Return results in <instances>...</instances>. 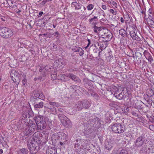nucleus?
<instances>
[{
    "mask_svg": "<svg viewBox=\"0 0 154 154\" xmlns=\"http://www.w3.org/2000/svg\"><path fill=\"white\" fill-rule=\"evenodd\" d=\"M30 126H28V127L32 130V131L33 132L35 130L36 128V125L35 124H32L31 125H29Z\"/></svg>",
    "mask_w": 154,
    "mask_h": 154,
    "instance_id": "26",
    "label": "nucleus"
},
{
    "mask_svg": "<svg viewBox=\"0 0 154 154\" xmlns=\"http://www.w3.org/2000/svg\"><path fill=\"white\" fill-rule=\"evenodd\" d=\"M94 31L95 32L97 33L98 31H99L100 29V27H98L96 26H95L93 27Z\"/></svg>",
    "mask_w": 154,
    "mask_h": 154,
    "instance_id": "33",
    "label": "nucleus"
},
{
    "mask_svg": "<svg viewBox=\"0 0 154 154\" xmlns=\"http://www.w3.org/2000/svg\"><path fill=\"white\" fill-rule=\"evenodd\" d=\"M49 99V97H48V100L49 101V105L53 106H55L57 107H60V105L58 103L51 102L50 101Z\"/></svg>",
    "mask_w": 154,
    "mask_h": 154,
    "instance_id": "19",
    "label": "nucleus"
},
{
    "mask_svg": "<svg viewBox=\"0 0 154 154\" xmlns=\"http://www.w3.org/2000/svg\"><path fill=\"white\" fill-rule=\"evenodd\" d=\"M131 114H132V115H133V116H138L137 114V113L135 112H134V111L132 112H131Z\"/></svg>",
    "mask_w": 154,
    "mask_h": 154,
    "instance_id": "50",
    "label": "nucleus"
},
{
    "mask_svg": "<svg viewBox=\"0 0 154 154\" xmlns=\"http://www.w3.org/2000/svg\"><path fill=\"white\" fill-rule=\"evenodd\" d=\"M125 17H126L127 18V19H128V20H129V19H130V16L128 15L127 14L124 17V18L125 19Z\"/></svg>",
    "mask_w": 154,
    "mask_h": 154,
    "instance_id": "53",
    "label": "nucleus"
},
{
    "mask_svg": "<svg viewBox=\"0 0 154 154\" xmlns=\"http://www.w3.org/2000/svg\"><path fill=\"white\" fill-rule=\"evenodd\" d=\"M118 150L117 149L114 150L113 151V153H115V154H117Z\"/></svg>",
    "mask_w": 154,
    "mask_h": 154,
    "instance_id": "54",
    "label": "nucleus"
},
{
    "mask_svg": "<svg viewBox=\"0 0 154 154\" xmlns=\"http://www.w3.org/2000/svg\"><path fill=\"white\" fill-rule=\"evenodd\" d=\"M122 110L125 113H127L129 111V109L128 107L125 106L122 108Z\"/></svg>",
    "mask_w": 154,
    "mask_h": 154,
    "instance_id": "31",
    "label": "nucleus"
},
{
    "mask_svg": "<svg viewBox=\"0 0 154 154\" xmlns=\"http://www.w3.org/2000/svg\"><path fill=\"white\" fill-rule=\"evenodd\" d=\"M45 98V96L42 93H40L39 98L42 100H44Z\"/></svg>",
    "mask_w": 154,
    "mask_h": 154,
    "instance_id": "40",
    "label": "nucleus"
},
{
    "mask_svg": "<svg viewBox=\"0 0 154 154\" xmlns=\"http://www.w3.org/2000/svg\"><path fill=\"white\" fill-rule=\"evenodd\" d=\"M88 43L87 44V46L85 47V49H87L89 46L91 44V41L90 40L88 39Z\"/></svg>",
    "mask_w": 154,
    "mask_h": 154,
    "instance_id": "47",
    "label": "nucleus"
},
{
    "mask_svg": "<svg viewBox=\"0 0 154 154\" xmlns=\"http://www.w3.org/2000/svg\"><path fill=\"white\" fill-rule=\"evenodd\" d=\"M101 7L103 10H106L107 9V7L105 5H102Z\"/></svg>",
    "mask_w": 154,
    "mask_h": 154,
    "instance_id": "49",
    "label": "nucleus"
},
{
    "mask_svg": "<svg viewBox=\"0 0 154 154\" xmlns=\"http://www.w3.org/2000/svg\"><path fill=\"white\" fill-rule=\"evenodd\" d=\"M42 68H41L40 69H39V71L40 72H41L42 71Z\"/></svg>",
    "mask_w": 154,
    "mask_h": 154,
    "instance_id": "62",
    "label": "nucleus"
},
{
    "mask_svg": "<svg viewBox=\"0 0 154 154\" xmlns=\"http://www.w3.org/2000/svg\"><path fill=\"white\" fill-rule=\"evenodd\" d=\"M24 118V119H23V118L21 117L19 121V122H21V124H24V122H25V117Z\"/></svg>",
    "mask_w": 154,
    "mask_h": 154,
    "instance_id": "39",
    "label": "nucleus"
},
{
    "mask_svg": "<svg viewBox=\"0 0 154 154\" xmlns=\"http://www.w3.org/2000/svg\"><path fill=\"white\" fill-rule=\"evenodd\" d=\"M48 1V0H44L42 2V5H45Z\"/></svg>",
    "mask_w": 154,
    "mask_h": 154,
    "instance_id": "52",
    "label": "nucleus"
},
{
    "mask_svg": "<svg viewBox=\"0 0 154 154\" xmlns=\"http://www.w3.org/2000/svg\"><path fill=\"white\" fill-rule=\"evenodd\" d=\"M119 33L123 37H125L127 35V31L124 29H122L119 30Z\"/></svg>",
    "mask_w": 154,
    "mask_h": 154,
    "instance_id": "18",
    "label": "nucleus"
},
{
    "mask_svg": "<svg viewBox=\"0 0 154 154\" xmlns=\"http://www.w3.org/2000/svg\"><path fill=\"white\" fill-rule=\"evenodd\" d=\"M18 153L19 154H27L28 153V151L26 149L22 148L19 150Z\"/></svg>",
    "mask_w": 154,
    "mask_h": 154,
    "instance_id": "22",
    "label": "nucleus"
},
{
    "mask_svg": "<svg viewBox=\"0 0 154 154\" xmlns=\"http://www.w3.org/2000/svg\"><path fill=\"white\" fill-rule=\"evenodd\" d=\"M1 19L3 21H5V19H4H4L3 18V17H2L1 18Z\"/></svg>",
    "mask_w": 154,
    "mask_h": 154,
    "instance_id": "61",
    "label": "nucleus"
},
{
    "mask_svg": "<svg viewBox=\"0 0 154 154\" xmlns=\"http://www.w3.org/2000/svg\"><path fill=\"white\" fill-rule=\"evenodd\" d=\"M148 15H149V19L150 20V19H153V14L152 13L151 10L149 9L148 11Z\"/></svg>",
    "mask_w": 154,
    "mask_h": 154,
    "instance_id": "27",
    "label": "nucleus"
},
{
    "mask_svg": "<svg viewBox=\"0 0 154 154\" xmlns=\"http://www.w3.org/2000/svg\"><path fill=\"white\" fill-rule=\"evenodd\" d=\"M141 13L142 14H145V12L144 11H141Z\"/></svg>",
    "mask_w": 154,
    "mask_h": 154,
    "instance_id": "60",
    "label": "nucleus"
},
{
    "mask_svg": "<svg viewBox=\"0 0 154 154\" xmlns=\"http://www.w3.org/2000/svg\"><path fill=\"white\" fill-rule=\"evenodd\" d=\"M57 138V140H61L60 142V144H66L69 143V141L67 139L66 135L63 132H59L57 134H53L52 136L51 139L53 143L54 144L55 143L54 140H57L55 138Z\"/></svg>",
    "mask_w": 154,
    "mask_h": 154,
    "instance_id": "1",
    "label": "nucleus"
},
{
    "mask_svg": "<svg viewBox=\"0 0 154 154\" xmlns=\"http://www.w3.org/2000/svg\"><path fill=\"white\" fill-rule=\"evenodd\" d=\"M72 88L75 90V91H76V89H79L80 88V87L78 86H76L75 85H73L72 86Z\"/></svg>",
    "mask_w": 154,
    "mask_h": 154,
    "instance_id": "42",
    "label": "nucleus"
},
{
    "mask_svg": "<svg viewBox=\"0 0 154 154\" xmlns=\"http://www.w3.org/2000/svg\"><path fill=\"white\" fill-rule=\"evenodd\" d=\"M100 49L101 50V51H102L103 49H104L106 48V47H104V46H103V45H102L101 44H100Z\"/></svg>",
    "mask_w": 154,
    "mask_h": 154,
    "instance_id": "48",
    "label": "nucleus"
},
{
    "mask_svg": "<svg viewBox=\"0 0 154 154\" xmlns=\"http://www.w3.org/2000/svg\"><path fill=\"white\" fill-rule=\"evenodd\" d=\"M42 80V77H39L38 78H34V80L35 81H36L37 80H39L41 81Z\"/></svg>",
    "mask_w": 154,
    "mask_h": 154,
    "instance_id": "45",
    "label": "nucleus"
},
{
    "mask_svg": "<svg viewBox=\"0 0 154 154\" xmlns=\"http://www.w3.org/2000/svg\"><path fill=\"white\" fill-rule=\"evenodd\" d=\"M111 128L112 131L116 133H121L124 131V126L120 123H115L112 125Z\"/></svg>",
    "mask_w": 154,
    "mask_h": 154,
    "instance_id": "4",
    "label": "nucleus"
},
{
    "mask_svg": "<svg viewBox=\"0 0 154 154\" xmlns=\"http://www.w3.org/2000/svg\"><path fill=\"white\" fill-rule=\"evenodd\" d=\"M33 133L32 130L29 128L28 127L27 128H26V129L23 132V134L26 136H29L31 135Z\"/></svg>",
    "mask_w": 154,
    "mask_h": 154,
    "instance_id": "16",
    "label": "nucleus"
},
{
    "mask_svg": "<svg viewBox=\"0 0 154 154\" xmlns=\"http://www.w3.org/2000/svg\"><path fill=\"white\" fill-rule=\"evenodd\" d=\"M66 77L70 78L73 81L77 83H80L81 82V80L78 77L71 73L66 74V75L64 74L62 75L60 79L63 81H67V80L66 78Z\"/></svg>",
    "mask_w": 154,
    "mask_h": 154,
    "instance_id": "5",
    "label": "nucleus"
},
{
    "mask_svg": "<svg viewBox=\"0 0 154 154\" xmlns=\"http://www.w3.org/2000/svg\"><path fill=\"white\" fill-rule=\"evenodd\" d=\"M3 152V151L2 149H0V154H2Z\"/></svg>",
    "mask_w": 154,
    "mask_h": 154,
    "instance_id": "57",
    "label": "nucleus"
},
{
    "mask_svg": "<svg viewBox=\"0 0 154 154\" xmlns=\"http://www.w3.org/2000/svg\"><path fill=\"white\" fill-rule=\"evenodd\" d=\"M153 122H154V116H153L152 118Z\"/></svg>",
    "mask_w": 154,
    "mask_h": 154,
    "instance_id": "63",
    "label": "nucleus"
},
{
    "mask_svg": "<svg viewBox=\"0 0 154 154\" xmlns=\"http://www.w3.org/2000/svg\"><path fill=\"white\" fill-rule=\"evenodd\" d=\"M42 134L41 133H38L35 134L33 135V137L32 138L30 143L31 144H39L41 143V139L39 137H41Z\"/></svg>",
    "mask_w": 154,
    "mask_h": 154,
    "instance_id": "8",
    "label": "nucleus"
},
{
    "mask_svg": "<svg viewBox=\"0 0 154 154\" xmlns=\"http://www.w3.org/2000/svg\"><path fill=\"white\" fill-rule=\"evenodd\" d=\"M28 147L31 153L34 154L37 152V150L36 149V147L35 145H29Z\"/></svg>",
    "mask_w": 154,
    "mask_h": 154,
    "instance_id": "15",
    "label": "nucleus"
},
{
    "mask_svg": "<svg viewBox=\"0 0 154 154\" xmlns=\"http://www.w3.org/2000/svg\"><path fill=\"white\" fill-rule=\"evenodd\" d=\"M47 109H49L50 111L52 112V113H56L57 110L54 107H52L51 106H49L48 107H45Z\"/></svg>",
    "mask_w": 154,
    "mask_h": 154,
    "instance_id": "23",
    "label": "nucleus"
},
{
    "mask_svg": "<svg viewBox=\"0 0 154 154\" xmlns=\"http://www.w3.org/2000/svg\"><path fill=\"white\" fill-rule=\"evenodd\" d=\"M51 69V68L50 66H46L45 67V70H46L47 71H49V69Z\"/></svg>",
    "mask_w": 154,
    "mask_h": 154,
    "instance_id": "46",
    "label": "nucleus"
},
{
    "mask_svg": "<svg viewBox=\"0 0 154 154\" xmlns=\"http://www.w3.org/2000/svg\"><path fill=\"white\" fill-rule=\"evenodd\" d=\"M120 21L122 23H123L124 22V19L122 17H121L120 18Z\"/></svg>",
    "mask_w": 154,
    "mask_h": 154,
    "instance_id": "55",
    "label": "nucleus"
},
{
    "mask_svg": "<svg viewBox=\"0 0 154 154\" xmlns=\"http://www.w3.org/2000/svg\"><path fill=\"white\" fill-rule=\"evenodd\" d=\"M78 52H79V54L80 56L84 54V50L81 47L79 49Z\"/></svg>",
    "mask_w": 154,
    "mask_h": 154,
    "instance_id": "34",
    "label": "nucleus"
},
{
    "mask_svg": "<svg viewBox=\"0 0 154 154\" xmlns=\"http://www.w3.org/2000/svg\"><path fill=\"white\" fill-rule=\"evenodd\" d=\"M47 154H57V149L55 147H48L46 151Z\"/></svg>",
    "mask_w": 154,
    "mask_h": 154,
    "instance_id": "11",
    "label": "nucleus"
},
{
    "mask_svg": "<svg viewBox=\"0 0 154 154\" xmlns=\"http://www.w3.org/2000/svg\"><path fill=\"white\" fill-rule=\"evenodd\" d=\"M14 34V31L11 29L5 27L0 28V35L5 38H10Z\"/></svg>",
    "mask_w": 154,
    "mask_h": 154,
    "instance_id": "3",
    "label": "nucleus"
},
{
    "mask_svg": "<svg viewBox=\"0 0 154 154\" xmlns=\"http://www.w3.org/2000/svg\"><path fill=\"white\" fill-rule=\"evenodd\" d=\"M18 74V73L17 71L14 70L12 71L11 73V75L12 76H13L12 75H14V77L17 76Z\"/></svg>",
    "mask_w": 154,
    "mask_h": 154,
    "instance_id": "29",
    "label": "nucleus"
},
{
    "mask_svg": "<svg viewBox=\"0 0 154 154\" xmlns=\"http://www.w3.org/2000/svg\"><path fill=\"white\" fill-rule=\"evenodd\" d=\"M71 4L75 7V8L76 10L80 9L82 6L81 4L78 3L76 2H72Z\"/></svg>",
    "mask_w": 154,
    "mask_h": 154,
    "instance_id": "17",
    "label": "nucleus"
},
{
    "mask_svg": "<svg viewBox=\"0 0 154 154\" xmlns=\"http://www.w3.org/2000/svg\"><path fill=\"white\" fill-rule=\"evenodd\" d=\"M143 54L146 58L150 62H152L153 60L150 54L147 51L145 50L143 53Z\"/></svg>",
    "mask_w": 154,
    "mask_h": 154,
    "instance_id": "12",
    "label": "nucleus"
},
{
    "mask_svg": "<svg viewBox=\"0 0 154 154\" xmlns=\"http://www.w3.org/2000/svg\"><path fill=\"white\" fill-rule=\"evenodd\" d=\"M108 4H109L110 5L112 6L114 8H117V3L115 2H114L112 0H109L107 2Z\"/></svg>",
    "mask_w": 154,
    "mask_h": 154,
    "instance_id": "20",
    "label": "nucleus"
},
{
    "mask_svg": "<svg viewBox=\"0 0 154 154\" xmlns=\"http://www.w3.org/2000/svg\"><path fill=\"white\" fill-rule=\"evenodd\" d=\"M35 121L37 125L36 129L37 130L43 129L46 127V123L45 121V118L43 116H36Z\"/></svg>",
    "mask_w": 154,
    "mask_h": 154,
    "instance_id": "2",
    "label": "nucleus"
},
{
    "mask_svg": "<svg viewBox=\"0 0 154 154\" xmlns=\"http://www.w3.org/2000/svg\"><path fill=\"white\" fill-rule=\"evenodd\" d=\"M103 34L102 35V38L105 39V41L109 42L110 41L112 38V33L108 29H104L103 30Z\"/></svg>",
    "mask_w": 154,
    "mask_h": 154,
    "instance_id": "7",
    "label": "nucleus"
},
{
    "mask_svg": "<svg viewBox=\"0 0 154 154\" xmlns=\"http://www.w3.org/2000/svg\"><path fill=\"white\" fill-rule=\"evenodd\" d=\"M80 47H77L75 46L73 47L72 49V50L75 52H78L79 49Z\"/></svg>",
    "mask_w": 154,
    "mask_h": 154,
    "instance_id": "30",
    "label": "nucleus"
},
{
    "mask_svg": "<svg viewBox=\"0 0 154 154\" xmlns=\"http://www.w3.org/2000/svg\"><path fill=\"white\" fill-rule=\"evenodd\" d=\"M146 141L144 138L142 137H140L136 140V143L137 144H146Z\"/></svg>",
    "mask_w": 154,
    "mask_h": 154,
    "instance_id": "13",
    "label": "nucleus"
},
{
    "mask_svg": "<svg viewBox=\"0 0 154 154\" xmlns=\"http://www.w3.org/2000/svg\"><path fill=\"white\" fill-rule=\"evenodd\" d=\"M84 105L81 102H79L78 103V105L77 106V110L79 111L81 110L82 109L84 108Z\"/></svg>",
    "mask_w": 154,
    "mask_h": 154,
    "instance_id": "25",
    "label": "nucleus"
},
{
    "mask_svg": "<svg viewBox=\"0 0 154 154\" xmlns=\"http://www.w3.org/2000/svg\"><path fill=\"white\" fill-rule=\"evenodd\" d=\"M43 14V12H40L39 13V15L40 16H41L42 15V14Z\"/></svg>",
    "mask_w": 154,
    "mask_h": 154,
    "instance_id": "56",
    "label": "nucleus"
},
{
    "mask_svg": "<svg viewBox=\"0 0 154 154\" xmlns=\"http://www.w3.org/2000/svg\"><path fill=\"white\" fill-rule=\"evenodd\" d=\"M119 154H129L128 151L125 149H122L120 151Z\"/></svg>",
    "mask_w": 154,
    "mask_h": 154,
    "instance_id": "32",
    "label": "nucleus"
},
{
    "mask_svg": "<svg viewBox=\"0 0 154 154\" xmlns=\"http://www.w3.org/2000/svg\"><path fill=\"white\" fill-rule=\"evenodd\" d=\"M109 11L113 15H116L117 14V11L116 10H114L113 9H110L109 10Z\"/></svg>",
    "mask_w": 154,
    "mask_h": 154,
    "instance_id": "35",
    "label": "nucleus"
},
{
    "mask_svg": "<svg viewBox=\"0 0 154 154\" xmlns=\"http://www.w3.org/2000/svg\"><path fill=\"white\" fill-rule=\"evenodd\" d=\"M59 35V33L58 32H56L54 33V35L56 37H57Z\"/></svg>",
    "mask_w": 154,
    "mask_h": 154,
    "instance_id": "51",
    "label": "nucleus"
},
{
    "mask_svg": "<svg viewBox=\"0 0 154 154\" xmlns=\"http://www.w3.org/2000/svg\"><path fill=\"white\" fill-rule=\"evenodd\" d=\"M22 82L24 85H25L26 83V80L24 78L22 80Z\"/></svg>",
    "mask_w": 154,
    "mask_h": 154,
    "instance_id": "44",
    "label": "nucleus"
},
{
    "mask_svg": "<svg viewBox=\"0 0 154 154\" xmlns=\"http://www.w3.org/2000/svg\"><path fill=\"white\" fill-rule=\"evenodd\" d=\"M87 7L88 10L91 11L93 8L94 6L92 4H90L87 6Z\"/></svg>",
    "mask_w": 154,
    "mask_h": 154,
    "instance_id": "28",
    "label": "nucleus"
},
{
    "mask_svg": "<svg viewBox=\"0 0 154 154\" xmlns=\"http://www.w3.org/2000/svg\"><path fill=\"white\" fill-rule=\"evenodd\" d=\"M116 89L114 94V95L117 99L121 100L124 97V93L123 91L121 89L120 90L117 88H116Z\"/></svg>",
    "mask_w": 154,
    "mask_h": 154,
    "instance_id": "9",
    "label": "nucleus"
},
{
    "mask_svg": "<svg viewBox=\"0 0 154 154\" xmlns=\"http://www.w3.org/2000/svg\"><path fill=\"white\" fill-rule=\"evenodd\" d=\"M149 22L150 25L152 26H154V18H153V19H150L149 20Z\"/></svg>",
    "mask_w": 154,
    "mask_h": 154,
    "instance_id": "38",
    "label": "nucleus"
},
{
    "mask_svg": "<svg viewBox=\"0 0 154 154\" xmlns=\"http://www.w3.org/2000/svg\"><path fill=\"white\" fill-rule=\"evenodd\" d=\"M105 147L106 149L109 150L111 149L113 147L111 145H105Z\"/></svg>",
    "mask_w": 154,
    "mask_h": 154,
    "instance_id": "36",
    "label": "nucleus"
},
{
    "mask_svg": "<svg viewBox=\"0 0 154 154\" xmlns=\"http://www.w3.org/2000/svg\"><path fill=\"white\" fill-rule=\"evenodd\" d=\"M135 30H136V29L134 28L133 30L130 32V36L133 40L137 41H140L141 40V38L135 33Z\"/></svg>",
    "mask_w": 154,
    "mask_h": 154,
    "instance_id": "10",
    "label": "nucleus"
},
{
    "mask_svg": "<svg viewBox=\"0 0 154 154\" xmlns=\"http://www.w3.org/2000/svg\"><path fill=\"white\" fill-rule=\"evenodd\" d=\"M43 106V103L41 102L38 104L34 105V107L35 108H42Z\"/></svg>",
    "mask_w": 154,
    "mask_h": 154,
    "instance_id": "24",
    "label": "nucleus"
},
{
    "mask_svg": "<svg viewBox=\"0 0 154 154\" xmlns=\"http://www.w3.org/2000/svg\"><path fill=\"white\" fill-rule=\"evenodd\" d=\"M55 63H57L58 65L64 66L66 63V60L63 58H61L57 60Z\"/></svg>",
    "mask_w": 154,
    "mask_h": 154,
    "instance_id": "14",
    "label": "nucleus"
},
{
    "mask_svg": "<svg viewBox=\"0 0 154 154\" xmlns=\"http://www.w3.org/2000/svg\"><path fill=\"white\" fill-rule=\"evenodd\" d=\"M149 128L150 130L154 131V126L153 125H150L149 126Z\"/></svg>",
    "mask_w": 154,
    "mask_h": 154,
    "instance_id": "43",
    "label": "nucleus"
},
{
    "mask_svg": "<svg viewBox=\"0 0 154 154\" xmlns=\"http://www.w3.org/2000/svg\"><path fill=\"white\" fill-rule=\"evenodd\" d=\"M39 93L36 92L34 95L33 97L34 99L39 98Z\"/></svg>",
    "mask_w": 154,
    "mask_h": 154,
    "instance_id": "37",
    "label": "nucleus"
},
{
    "mask_svg": "<svg viewBox=\"0 0 154 154\" xmlns=\"http://www.w3.org/2000/svg\"><path fill=\"white\" fill-rule=\"evenodd\" d=\"M100 13L98 11H97L96 13V14L93 18H91L89 20V22L90 23L92 22L93 21L95 20V19H98V16L99 15Z\"/></svg>",
    "mask_w": 154,
    "mask_h": 154,
    "instance_id": "21",
    "label": "nucleus"
},
{
    "mask_svg": "<svg viewBox=\"0 0 154 154\" xmlns=\"http://www.w3.org/2000/svg\"><path fill=\"white\" fill-rule=\"evenodd\" d=\"M58 110L59 111L61 112H62V111H63V109H58Z\"/></svg>",
    "mask_w": 154,
    "mask_h": 154,
    "instance_id": "58",
    "label": "nucleus"
},
{
    "mask_svg": "<svg viewBox=\"0 0 154 154\" xmlns=\"http://www.w3.org/2000/svg\"><path fill=\"white\" fill-rule=\"evenodd\" d=\"M58 117L61 123L63 125L67 127L71 126L72 124L70 121L68 119L67 117L60 114L59 115Z\"/></svg>",
    "mask_w": 154,
    "mask_h": 154,
    "instance_id": "6",
    "label": "nucleus"
},
{
    "mask_svg": "<svg viewBox=\"0 0 154 154\" xmlns=\"http://www.w3.org/2000/svg\"><path fill=\"white\" fill-rule=\"evenodd\" d=\"M88 106L87 105L85 106H84V108H85V109H87L88 108Z\"/></svg>",
    "mask_w": 154,
    "mask_h": 154,
    "instance_id": "59",
    "label": "nucleus"
},
{
    "mask_svg": "<svg viewBox=\"0 0 154 154\" xmlns=\"http://www.w3.org/2000/svg\"><path fill=\"white\" fill-rule=\"evenodd\" d=\"M51 77L53 80L56 79L57 77V75L55 74H53L51 75Z\"/></svg>",
    "mask_w": 154,
    "mask_h": 154,
    "instance_id": "41",
    "label": "nucleus"
},
{
    "mask_svg": "<svg viewBox=\"0 0 154 154\" xmlns=\"http://www.w3.org/2000/svg\"><path fill=\"white\" fill-rule=\"evenodd\" d=\"M53 26L54 28H55L56 27V25H54L53 24Z\"/></svg>",
    "mask_w": 154,
    "mask_h": 154,
    "instance_id": "64",
    "label": "nucleus"
}]
</instances>
